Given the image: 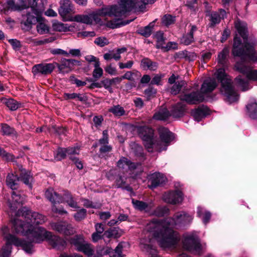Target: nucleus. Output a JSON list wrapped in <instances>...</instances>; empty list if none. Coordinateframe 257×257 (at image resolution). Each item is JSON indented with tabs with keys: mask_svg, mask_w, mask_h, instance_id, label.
Listing matches in <instances>:
<instances>
[{
	"mask_svg": "<svg viewBox=\"0 0 257 257\" xmlns=\"http://www.w3.org/2000/svg\"><path fill=\"white\" fill-rule=\"evenodd\" d=\"M192 220V215L185 212H178L172 218L152 219L146 226L145 231L149 238H151L152 241L156 239L161 247H175L180 240V236L173 228L190 223Z\"/></svg>",
	"mask_w": 257,
	"mask_h": 257,
	"instance_id": "obj_1",
	"label": "nucleus"
},
{
	"mask_svg": "<svg viewBox=\"0 0 257 257\" xmlns=\"http://www.w3.org/2000/svg\"><path fill=\"white\" fill-rule=\"evenodd\" d=\"M16 215V217L13 221L15 231L32 238L34 242L33 232L36 228L41 227L35 226V225L44 223L46 217L38 212H32L26 207L18 210Z\"/></svg>",
	"mask_w": 257,
	"mask_h": 257,
	"instance_id": "obj_2",
	"label": "nucleus"
},
{
	"mask_svg": "<svg viewBox=\"0 0 257 257\" xmlns=\"http://www.w3.org/2000/svg\"><path fill=\"white\" fill-rule=\"evenodd\" d=\"M235 27L238 33L242 38L243 42L242 43L240 38L237 36L234 37L232 50L233 55L239 57L243 61L257 63V53L253 47L254 44H250L247 42L246 23L240 20H236L235 22Z\"/></svg>",
	"mask_w": 257,
	"mask_h": 257,
	"instance_id": "obj_3",
	"label": "nucleus"
},
{
	"mask_svg": "<svg viewBox=\"0 0 257 257\" xmlns=\"http://www.w3.org/2000/svg\"><path fill=\"white\" fill-rule=\"evenodd\" d=\"M137 130L142 139L146 149L150 152H161L166 150L169 143L173 140L172 133L166 127H160L158 132L161 141H157L154 138V131L147 126H137Z\"/></svg>",
	"mask_w": 257,
	"mask_h": 257,
	"instance_id": "obj_4",
	"label": "nucleus"
},
{
	"mask_svg": "<svg viewBox=\"0 0 257 257\" xmlns=\"http://www.w3.org/2000/svg\"><path fill=\"white\" fill-rule=\"evenodd\" d=\"M142 5L139 0H120L118 6L102 9L97 14L101 16H114L117 19L124 16L127 12L135 8H142Z\"/></svg>",
	"mask_w": 257,
	"mask_h": 257,
	"instance_id": "obj_5",
	"label": "nucleus"
},
{
	"mask_svg": "<svg viewBox=\"0 0 257 257\" xmlns=\"http://www.w3.org/2000/svg\"><path fill=\"white\" fill-rule=\"evenodd\" d=\"M46 197L53 204L52 211L60 214H67V211L63 208L58 209L55 205L56 203H67L72 208L78 209L79 208L77 202L74 200L72 195L68 191H65L62 196H60L56 193L52 188L48 189L45 192Z\"/></svg>",
	"mask_w": 257,
	"mask_h": 257,
	"instance_id": "obj_6",
	"label": "nucleus"
},
{
	"mask_svg": "<svg viewBox=\"0 0 257 257\" xmlns=\"http://www.w3.org/2000/svg\"><path fill=\"white\" fill-rule=\"evenodd\" d=\"M218 81L221 83V93L225 97V101L231 103L237 101L239 95L234 90L230 77L226 74L223 68L218 69L215 73Z\"/></svg>",
	"mask_w": 257,
	"mask_h": 257,
	"instance_id": "obj_7",
	"label": "nucleus"
},
{
	"mask_svg": "<svg viewBox=\"0 0 257 257\" xmlns=\"http://www.w3.org/2000/svg\"><path fill=\"white\" fill-rule=\"evenodd\" d=\"M34 242L40 243L46 240L53 248L62 249L66 245V241L61 237L52 235V232L47 231L43 227L36 228L33 232Z\"/></svg>",
	"mask_w": 257,
	"mask_h": 257,
	"instance_id": "obj_8",
	"label": "nucleus"
},
{
	"mask_svg": "<svg viewBox=\"0 0 257 257\" xmlns=\"http://www.w3.org/2000/svg\"><path fill=\"white\" fill-rule=\"evenodd\" d=\"M0 234L7 241L8 244H14L16 246H21L28 253L33 252L34 247L32 242L19 239L16 236L10 234L9 228L7 226L4 225L1 228Z\"/></svg>",
	"mask_w": 257,
	"mask_h": 257,
	"instance_id": "obj_9",
	"label": "nucleus"
},
{
	"mask_svg": "<svg viewBox=\"0 0 257 257\" xmlns=\"http://www.w3.org/2000/svg\"><path fill=\"white\" fill-rule=\"evenodd\" d=\"M37 1L27 0L28 5L30 6V8L28 7L26 14L22 15L21 23L28 28L31 27L32 25L35 24L38 21V17L40 13L35 8L37 6Z\"/></svg>",
	"mask_w": 257,
	"mask_h": 257,
	"instance_id": "obj_10",
	"label": "nucleus"
},
{
	"mask_svg": "<svg viewBox=\"0 0 257 257\" xmlns=\"http://www.w3.org/2000/svg\"><path fill=\"white\" fill-rule=\"evenodd\" d=\"M184 248L195 254L200 255L203 249L198 238L193 234L184 236L182 241Z\"/></svg>",
	"mask_w": 257,
	"mask_h": 257,
	"instance_id": "obj_11",
	"label": "nucleus"
},
{
	"mask_svg": "<svg viewBox=\"0 0 257 257\" xmlns=\"http://www.w3.org/2000/svg\"><path fill=\"white\" fill-rule=\"evenodd\" d=\"M106 177L109 180H114L116 187L124 188L128 191L132 190L130 186L126 184V177L124 175L123 173L121 175L120 173L117 174V171L115 169L110 170L107 173Z\"/></svg>",
	"mask_w": 257,
	"mask_h": 257,
	"instance_id": "obj_12",
	"label": "nucleus"
},
{
	"mask_svg": "<svg viewBox=\"0 0 257 257\" xmlns=\"http://www.w3.org/2000/svg\"><path fill=\"white\" fill-rule=\"evenodd\" d=\"M235 69L245 75L249 80L257 81V70H253L249 66H246L242 62H237L234 65Z\"/></svg>",
	"mask_w": 257,
	"mask_h": 257,
	"instance_id": "obj_13",
	"label": "nucleus"
},
{
	"mask_svg": "<svg viewBox=\"0 0 257 257\" xmlns=\"http://www.w3.org/2000/svg\"><path fill=\"white\" fill-rule=\"evenodd\" d=\"M50 225L53 230L65 235H70L74 232L72 225L66 221L51 222Z\"/></svg>",
	"mask_w": 257,
	"mask_h": 257,
	"instance_id": "obj_14",
	"label": "nucleus"
},
{
	"mask_svg": "<svg viewBox=\"0 0 257 257\" xmlns=\"http://www.w3.org/2000/svg\"><path fill=\"white\" fill-rule=\"evenodd\" d=\"M180 100L189 104H196L204 99L203 94L198 91L187 93L183 92L180 95Z\"/></svg>",
	"mask_w": 257,
	"mask_h": 257,
	"instance_id": "obj_15",
	"label": "nucleus"
},
{
	"mask_svg": "<svg viewBox=\"0 0 257 257\" xmlns=\"http://www.w3.org/2000/svg\"><path fill=\"white\" fill-rule=\"evenodd\" d=\"M148 187L153 189L167 182V178L162 174L156 172L150 174L148 177Z\"/></svg>",
	"mask_w": 257,
	"mask_h": 257,
	"instance_id": "obj_16",
	"label": "nucleus"
},
{
	"mask_svg": "<svg viewBox=\"0 0 257 257\" xmlns=\"http://www.w3.org/2000/svg\"><path fill=\"white\" fill-rule=\"evenodd\" d=\"M163 200L166 203L176 204L181 203L183 199V193L180 191L165 192L163 195Z\"/></svg>",
	"mask_w": 257,
	"mask_h": 257,
	"instance_id": "obj_17",
	"label": "nucleus"
},
{
	"mask_svg": "<svg viewBox=\"0 0 257 257\" xmlns=\"http://www.w3.org/2000/svg\"><path fill=\"white\" fill-rule=\"evenodd\" d=\"M55 68L54 63H41L34 65L32 68V72L36 75L42 74L46 75L50 74Z\"/></svg>",
	"mask_w": 257,
	"mask_h": 257,
	"instance_id": "obj_18",
	"label": "nucleus"
},
{
	"mask_svg": "<svg viewBox=\"0 0 257 257\" xmlns=\"http://www.w3.org/2000/svg\"><path fill=\"white\" fill-rule=\"evenodd\" d=\"M140 166V164L133 163L125 157H121L117 163V167L120 171L123 172H127L128 170L133 171Z\"/></svg>",
	"mask_w": 257,
	"mask_h": 257,
	"instance_id": "obj_19",
	"label": "nucleus"
},
{
	"mask_svg": "<svg viewBox=\"0 0 257 257\" xmlns=\"http://www.w3.org/2000/svg\"><path fill=\"white\" fill-rule=\"evenodd\" d=\"M152 239L142 238L140 241V247L143 251H145L152 254V257H160L156 255V250L152 245Z\"/></svg>",
	"mask_w": 257,
	"mask_h": 257,
	"instance_id": "obj_20",
	"label": "nucleus"
},
{
	"mask_svg": "<svg viewBox=\"0 0 257 257\" xmlns=\"http://www.w3.org/2000/svg\"><path fill=\"white\" fill-rule=\"evenodd\" d=\"M69 21H75L86 24H91L93 21L95 22L98 21L97 19L95 18V15H91L90 16L77 15L73 17H71Z\"/></svg>",
	"mask_w": 257,
	"mask_h": 257,
	"instance_id": "obj_21",
	"label": "nucleus"
},
{
	"mask_svg": "<svg viewBox=\"0 0 257 257\" xmlns=\"http://www.w3.org/2000/svg\"><path fill=\"white\" fill-rule=\"evenodd\" d=\"M75 28V24L68 25L67 24H64L57 21H53L52 23L53 29L59 32H67L72 31Z\"/></svg>",
	"mask_w": 257,
	"mask_h": 257,
	"instance_id": "obj_22",
	"label": "nucleus"
},
{
	"mask_svg": "<svg viewBox=\"0 0 257 257\" xmlns=\"http://www.w3.org/2000/svg\"><path fill=\"white\" fill-rule=\"evenodd\" d=\"M217 84L214 79H206L202 84L201 93L202 94H205L211 92L217 87Z\"/></svg>",
	"mask_w": 257,
	"mask_h": 257,
	"instance_id": "obj_23",
	"label": "nucleus"
},
{
	"mask_svg": "<svg viewBox=\"0 0 257 257\" xmlns=\"http://www.w3.org/2000/svg\"><path fill=\"white\" fill-rule=\"evenodd\" d=\"M12 201L8 202L9 206L12 211H16L18 207L23 204V199L20 194L13 191L12 193Z\"/></svg>",
	"mask_w": 257,
	"mask_h": 257,
	"instance_id": "obj_24",
	"label": "nucleus"
},
{
	"mask_svg": "<svg viewBox=\"0 0 257 257\" xmlns=\"http://www.w3.org/2000/svg\"><path fill=\"white\" fill-rule=\"evenodd\" d=\"M127 50L125 47H122L117 49L115 52L114 51H109L104 54L103 58L106 60H109L114 59L115 60H119L121 58L120 54L124 53Z\"/></svg>",
	"mask_w": 257,
	"mask_h": 257,
	"instance_id": "obj_25",
	"label": "nucleus"
},
{
	"mask_svg": "<svg viewBox=\"0 0 257 257\" xmlns=\"http://www.w3.org/2000/svg\"><path fill=\"white\" fill-rule=\"evenodd\" d=\"M247 114L252 119H257V102L254 99H251L246 105Z\"/></svg>",
	"mask_w": 257,
	"mask_h": 257,
	"instance_id": "obj_26",
	"label": "nucleus"
},
{
	"mask_svg": "<svg viewBox=\"0 0 257 257\" xmlns=\"http://www.w3.org/2000/svg\"><path fill=\"white\" fill-rule=\"evenodd\" d=\"M225 14V11L222 9L219 10V13L217 12L212 13L210 15V26L214 27L216 24L219 23L221 19L224 18Z\"/></svg>",
	"mask_w": 257,
	"mask_h": 257,
	"instance_id": "obj_27",
	"label": "nucleus"
},
{
	"mask_svg": "<svg viewBox=\"0 0 257 257\" xmlns=\"http://www.w3.org/2000/svg\"><path fill=\"white\" fill-rule=\"evenodd\" d=\"M132 201L134 207L141 211H149L154 206L152 203L148 204L144 202L134 199H132Z\"/></svg>",
	"mask_w": 257,
	"mask_h": 257,
	"instance_id": "obj_28",
	"label": "nucleus"
},
{
	"mask_svg": "<svg viewBox=\"0 0 257 257\" xmlns=\"http://www.w3.org/2000/svg\"><path fill=\"white\" fill-rule=\"evenodd\" d=\"M197 30L196 26H191L190 31L189 33L184 35L181 39V42L185 45H189L194 42L193 34Z\"/></svg>",
	"mask_w": 257,
	"mask_h": 257,
	"instance_id": "obj_29",
	"label": "nucleus"
},
{
	"mask_svg": "<svg viewBox=\"0 0 257 257\" xmlns=\"http://www.w3.org/2000/svg\"><path fill=\"white\" fill-rule=\"evenodd\" d=\"M185 105L182 102H179L173 106L171 110V114L175 117L182 116L185 112Z\"/></svg>",
	"mask_w": 257,
	"mask_h": 257,
	"instance_id": "obj_30",
	"label": "nucleus"
},
{
	"mask_svg": "<svg viewBox=\"0 0 257 257\" xmlns=\"http://www.w3.org/2000/svg\"><path fill=\"white\" fill-rule=\"evenodd\" d=\"M122 234V231L118 227H113L105 231L103 235L108 238L111 237L117 238Z\"/></svg>",
	"mask_w": 257,
	"mask_h": 257,
	"instance_id": "obj_31",
	"label": "nucleus"
},
{
	"mask_svg": "<svg viewBox=\"0 0 257 257\" xmlns=\"http://www.w3.org/2000/svg\"><path fill=\"white\" fill-rule=\"evenodd\" d=\"M78 63V61L73 59H64L62 61L61 64L58 66V68L61 72H64L65 68L70 70L74 65Z\"/></svg>",
	"mask_w": 257,
	"mask_h": 257,
	"instance_id": "obj_32",
	"label": "nucleus"
},
{
	"mask_svg": "<svg viewBox=\"0 0 257 257\" xmlns=\"http://www.w3.org/2000/svg\"><path fill=\"white\" fill-rule=\"evenodd\" d=\"M229 52V49L227 47H224L218 54L217 58V61L218 63L222 66H224L227 61V57L228 56Z\"/></svg>",
	"mask_w": 257,
	"mask_h": 257,
	"instance_id": "obj_33",
	"label": "nucleus"
},
{
	"mask_svg": "<svg viewBox=\"0 0 257 257\" xmlns=\"http://www.w3.org/2000/svg\"><path fill=\"white\" fill-rule=\"evenodd\" d=\"M141 65L145 69L150 70H156L158 68V64L156 62H153L148 58H144L141 61Z\"/></svg>",
	"mask_w": 257,
	"mask_h": 257,
	"instance_id": "obj_34",
	"label": "nucleus"
},
{
	"mask_svg": "<svg viewBox=\"0 0 257 257\" xmlns=\"http://www.w3.org/2000/svg\"><path fill=\"white\" fill-rule=\"evenodd\" d=\"M19 180L20 178L17 175L11 173L9 174L7 177L6 183L8 186L14 190L16 188V185Z\"/></svg>",
	"mask_w": 257,
	"mask_h": 257,
	"instance_id": "obj_35",
	"label": "nucleus"
},
{
	"mask_svg": "<svg viewBox=\"0 0 257 257\" xmlns=\"http://www.w3.org/2000/svg\"><path fill=\"white\" fill-rule=\"evenodd\" d=\"M78 251L82 252L88 256H92L94 252L93 245L85 241L82 245L79 247Z\"/></svg>",
	"mask_w": 257,
	"mask_h": 257,
	"instance_id": "obj_36",
	"label": "nucleus"
},
{
	"mask_svg": "<svg viewBox=\"0 0 257 257\" xmlns=\"http://www.w3.org/2000/svg\"><path fill=\"white\" fill-rule=\"evenodd\" d=\"M197 214L199 217H202L203 222L205 224L209 222L211 217L210 212L205 210L203 208L200 206L197 208Z\"/></svg>",
	"mask_w": 257,
	"mask_h": 257,
	"instance_id": "obj_37",
	"label": "nucleus"
},
{
	"mask_svg": "<svg viewBox=\"0 0 257 257\" xmlns=\"http://www.w3.org/2000/svg\"><path fill=\"white\" fill-rule=\"evenodd\" d=\"M234 81L238 87H240L243 91H246L250 88L249 86L248 81L243 79L240 75L236 77Z\"/></svg>",
	"mask_w": 257,
	"mask_h": 257,
	"instance_id": "obj_38",
	"label": "nucleus"
},
{
	"mask_svg": "<svg viewBox=\"0 0 257 257\" xmlns=\"http://www.w3.org/2000/svg\"><path fill=\"white\" fill-rule=\"evenodd\" d=\"M2 101L11 110H16L20 106V104L18 102L12 98H3Z\"/></svg>",
	"mask_w": 257,
	"mask_h": 257,
	"instance_id": "obj_39",
	"label": "nucleus"
},
{
	"mask_svg": "<svg viewBox=\"0 0 257 257\" xmlns=\"http://www.w3.org/2000/svg\"><path fill=\"white\" fill-rule=\"evenodd\" d=\"M19 178L26 185L32 188L33 177L30 172H27L26 170L22 171L21 176Z\"/></svg>",
	"mask_w": 257,
	"mask_h": 257,
	"instance_id": "obj_40",
	"label": "nucleus"
},
{
	"mask_svg": "<svg viewBox=\"0 0 257 257\" xmlns=\"http://www.w3.org/2000/svg\"><path fill=\"white\" fill-rule=\"evenodd\" d=\"M108 111L116 117L125 115V111L123 107L119 105H116L110 107Z\"/></svg>",
	"mask_w": 257,
	"mask_h": 257,
	"instance_id": "obj_41",
	"label": "nucleus"
},
{
	"mask_svg": "<svg viewBox=\"0 0 257 257\" xmlns=\"http://www.w3.org/2000/svg\"><path fill=\"white\" fill-rule=\"evenodd\" d=\"M169 116V112L166 108H163L157 111L153 116V118L157 120H165Z\"/></svg>",
	"mask_w": 257,
	"mask_h": 257,
	"instance_id": "obj_42",
	"label": "nucleus"
},
{
	"mask_svg": "<svg viewBox=\"0 0 257 257\" xmlns=\"http://www.w3.org/2000/svg\"><path fill=\"white\" fill-rule=\"evenodd\" d=\"M7 4L9 6V9L13 11H20L27 9L28 7L26 4L21 5L16 4L14 0H7Z\"/></svg>",
	"mask_w": 257,
	"mask_h": 257,
	"instance_id": "obj_43",
	"label": "nucleus"
},
{
	"mask_svg": "<svg viewBox=\"0 0 257 257\" xmlns=\"http://www.w3.org/2000/svg\"><path fill=\"white\" fill-rule=\"evenodd\" d=\"M72 11V7L60 6L58 12L59 15L62 17L65 21H70V18H67V16Z\"/></svg>",
	"mask_w": 257,
	"mask_h": 257,
	"instance_id": "obj_44",
	"label": "nucleus"
},
{
	"mask_svg": "<svg viewBox=\"0 0 257 257\" xmlns=\"http://www.w3.org/2000/svg\"><path fill=\"white\" fill-rule=\"evenodd\" d=\"M70 243L73 245L78 250L82 244L85 242L84 237L81 235H76L70 240Z\"/></svg>",
	"mask_w": 257,
	"mask_h": 257,
	"instance_id": "obj_45",
	"label": "nucleus"
},
{
	"mask_svg": "<svg viewBox=\"0 0 257 257\" xmlns=\"http://www.w3.org/2000/svg\"><path fill=\"white\" fill-rule=\"evenodd\" d=\"M153 23H151L148 26L145 27L140 28L138 31V33L146 37L150 36L154 27Z\"/></svg>",
	"mask_w": 257,
	"mask_h": 257,
	"instance_id": "obj_46",
	"label": "nucleus"
},
{
	"mask_svg": "<svg viewBox=\"0 0 257 257\" xmlns=\"http://www.w3.org/2000/svg\"><path fill=\"white\" fill-rule=\"evenodd\" d=\"M140 76V73L139 71L134 70L133 71H128L125 73V74L122 76L123 79H127L131 81H135L136 78Z\"/></svg>",
	"mask_w": 257,
	"mask_h": 257,
	"instance_id": "obj_47",
	"label": "nucleus"
},
{
	"mask_svg": "<svg viewBox=\"0 0 257 257\" xmlns=\"http://www.w3.org/2000/svg\"><path fill=\"white\" fill-rule=\"evenodd\" d=\"M95 67L93 70L92 75L95 80L99 79L103 75V70L100 67V62H97L94 64Z\"/></svg>",
	"mask_w": 257,
	"mask_h": 257,
	"instance_id": "obj_48",
	"label": "nucleus"
},
{
	"mask_svg": "<svg viewBox=\"0 0 257 257\" xmlns=\"http://www.w3.org/2000/svg\"><path fill=\"white\" fill-rule=\"evenodd\" d=\"M192 114L195 120L199 121L206 116V113L204 108H198L194 110Z\"/></svg>",
	"mask_w": 257,
	"mask_h": 257,
	"instance_id": "obj_49",
	"label": "nucleus"
},
{
	"mask_svg": "<svg viewBox=\"0 0 257 257\" xmlns=\"http://www.w3.org/2000/svg\"><path fill=\"white\" fill-rule=\"evenodd\" d=\"M2 131L4 135L16 136V132L14 128L7 124H2Z\"/></svg>",
	"mask_w": 257,
	"mask_h": 257,
	"instance_id": "obj_50",
	"label": "nucleus"
},
{
	"mask_svg": "<svg viewBox=\"0 0 257 257\" xmlns=\"http://www.w3.org/2000/svg\"><path fill=\"white\" fill-rule=\"evenodd\" d=\"M67 150V157L71 160L73 158H76L75 156L78 155L80 152L79 148L78 147H69L66 148Z\"/></svg>",
	"mask_w": 257,
	"mask_h": 257,
	"instance_id": "obj_51",
	"label": "nucleus"
},
{
	"mask_svg": "<svg viewBox=\"0 0 257 257\" xmlns=\"http://www.w3.org/2000/svg\"><path fill=\"white\" fill-rule=\"evenodd\" d=\"M155 38L157 41V47L161 48L164 47L165 39L163 37V33L161 32H158L155 35Z\"/></svg>",
	"mask_w": 257,
	"mask_h": 257,
	"instance_id": "obj_52",
	"label": "nucleus"
},
{
	"mask_svg": "<svg viewBox=\"0 0 257 257\" xmlns=\"http://www.w3.org/2000/svg\"><path fill=\"white\" fill-rule=\"evenodd\" d=\"M64 97L66 99L77 98L81 101H85L86 100V98L84 95L76 93H65Z\"/></svg>",
	"mask_w": 257,
	"mask_h": 257,
	"instance_id": "obj_53",
	"label": "nucleus"
},
{
	"mask_svg": "<svg viewBox=\"0 0 257 257\" xmlns=\"http://www.w3.org/2000/svg\"><path fill=\"white\" fill-rule=\"evenodd\" d=\"M66 157H67V155L66 148H58L57 153L55 155L54 158L56 161H60L64 159Z\"/></svg>",
	"mask_w": 257,
	"mask_h": 257,
	"instance_id": "obj_54",
	"label": "nucleus"
},
{
	"mask_svg": "<svg viewBox=\"0 0 257 257\" xmlns=\"http://www.w3.org/2000/svg\"><path fill=\"white\" fill-rule=\"evenodd\" d=\"M54 39L53 38H49L44 40H39L38 39H31L30 42L32 43L34 46L42 45L47 43L53 42Z\"/></svg>",
	"mask_w": 257,
	"mask_h": 257,
	"instance_id": "obj_55",
	"label": "nucleus"
},
{
	"mask_svg": "<svg viewBox=\"0 0 257 257\" xmlns=\"http://www.w3.org/2000/svg\"><path fill=\"white\" fill-rule=\"evenodd\" d=\"M94 43L97 46L101 47L107 45L109 43L108 40L104 37L96 38L95 39Z\"/></svg>",
	"mask_w": 257,
	"mask_h": 257,
	"instance_id": "obj_56",
	"label": "nucleus"
},
{
	"mask_svg": "<svg viewBox=\"0 0 257 257\" xmlns=\"http://www.w3.org/2000/svg\"><path fill=\"white\" fill-rule=\"evenodd\" d=\"M86 210L82 208L74 214L73 216L76 221H80L86 217Z\"/></svg>",
	"mask_w": 257,
	"mask_h": 257,
	"instance_id": "obj_57",
	"label": "nucleus"
},
{
	"mask_svg": "<svg viewBox=\"0 0 257 257\" xmlns=\"http://www.w3.org/2000/svg\"><path fill=\"white\" fill-rule=\"evenodd\" d=\"M37 30L40 34H44L49 32V27L45 24L43 23H39L37 26Z\"/></svg>",
	"mask_w": 257,
	"mask_h": 257,
	"instance_id": "obj_58",
	"label": "nucleus"
},
{
	"mask_svg": "<svg viewBox=\"0 0 257 257\" xmlns=\"http://www.w3.org/2000/svg\"><path fill=\"white\" fill-rule=\"evenodd\" d=\"M169 212V210L166 207H159L154 211V214L158 216H162Z\"/></svg>",
	"mask_w": 257,
	"mask_h": 257,
	"instance_id": "obj_59",
	"label": "nucleus"
},
{
	"mask_svg": "<svg viewBox=\"0 0 257 257\" xmlns=\"http://www.w3.org/2000/svg\"><path fill=\"white\" fill-rule=\"evenodd\" d=\"M174 21L175 17L170 15H166L162 18V24L166 26L171 25Z\"/></svg>",
	"mask_w": 257,
	"mask_h": 257,
	"instance_id": "obj_60",
	"label": "nucleus"
},
{
	"mask_svg": "<svg viewBox=\"0 0 257 257\" xmlns=\"http://www.w3.org/2000/svg\"><path fill=\"white\" fill-rule=\"evenodd\" d=\"M184 84V82H181V83H175L171 88V93L173 94H177L180 91Z\"/></svg>",
	"mask_w": 257,
	"mask_h": 257,
	"instance_id": "obj_61",
	"label": "nucleus"
},
{
	"mask_svg": "<svg viewBox=\"0 0 257 257\" xmlns=\"http://www.w3.org/2000/svg\"><path fill=\"white\" fill-rule=\"evenodd\" d=\"M108 144V134L107 130H104L102 133V138L99 140V144L101 146Z\"/></svg>",
	"mask_w": 257,
	"mask_h": 257,
	"instance_id": "obj_62",
	"label": "nucleus"
},
{
	"mask_svg": "<svg viewBox=\"0 0 257 257\" xmlns=\"http://www.w3.org/2000/svg\"><path fill=\"white\" fill-rule=\"evenodd\" d=\"M81 201L83 202V206L86 208H96L98 207L97 205L94 204L92 201L88 199L81 198Z\"/></svg>",
	"mask_w": 257,
	"mask_h": 257,
	"instance_id": "obj_63",
	"label": "nucleus"
},
{
	"mask_svg": "<svg viewBox=\"0 0 257 257\" xmlns=\"http://www.w3.org/2000/svg\"><path fill=\"white\" fill-rule=\"evenodd\" d=\"M95 36V33L93 31L88 32V31H83L81 32H79L77 33V37L78 38H86V37H93Z\"/></svg>",
	"mask_w": 257,
	"mask_h": 257,
	"instance_id": "obj_64",
	"label": "nucleus"
}]
</instances>
